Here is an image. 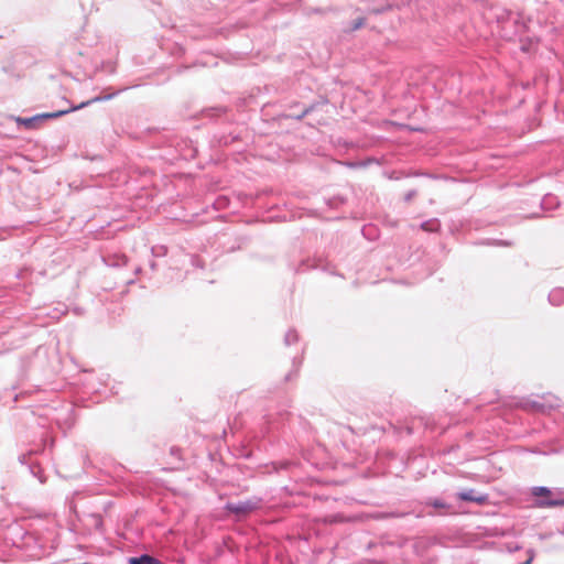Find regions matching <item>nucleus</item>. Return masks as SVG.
Returning <instances> with one entry per match:
<instances>
[{
  "label": "nucleus",
  "mask_w": 564,
  "mask_h": 564,
  "mask_svg": "<svg viewBox=\"0 0 564 564\" xmlns=\"http://www.w3.org/2000/svg\"><path fill=\"white\" fill-rule=\"evenodd\" d=\"M533 495L536 497H544L545 500L540 502V507H556L564 506V500L551 499L552 491L546 487H536L533 489Z\"/></svg>",
  "instance_id": "f257e3e1"
},
{
  "label": "nucleus",
  "mask_w": 564,
  "mask_h": 564,
  "mask_svg": "<svg viewBox=\"0 0 564 564\" xmlns=\"http://www.w3.org/2000/svg\"><path fill=\"white\" fill-rule=\"evenodd\" d=\"M459 498L462 500H467V501H479L480 499H477L475 498L471 492H463L459 495Z\"/></svg>",
  "instance_id": "20e7f679"
},
{
  "label": "nucleus",
  "mask_w": 564,
  "mask_h": 564,
  "mask_svg": "<svg viewBox=\"0 0 564 564\" xmlns=\"http://www.w3.org/2000/svg\"><path fill=\"white\" fill-rule=\"evenodd\" d=\"M67 112L68 111H58V112H55V113L46 115L45 117H47V118H55V117L62 116V115L67 113Z\"/></svg>",
  "instance_id": "39448f33"
},
{
  "label": "nucleus",
  "mask_w": 564,
  "mask_h": 564,
  "mask_svg": "<svg viewBox=\"0 0 564 564\" xmlns=\"http://www.w3.org/2000/svg\"><path fill=\"white\" fill-rule=\"evenodd\" d=\"M256 507L249 502H240L237 505H229L228 509L238 514H247L252 511Z\"/></svg>",
  "instance_id": "f03ea898"
},
{
  "label": "nucleus",
  "mask_w": 564,
  "mask_h": 564,
  "mask_svg": "<svg viewBox=\"0 0 564 564\" xmlns=\"http://www.w3.org/2000/svg\"><path fill=\"white\" fill-rule=\"evenodd\" d=\"M129 564H162L159 560L155 557L144 554L139 557H130Z\"/></svg>",
  "instance_id": "7ed1b4c3"
}]
</instances>
